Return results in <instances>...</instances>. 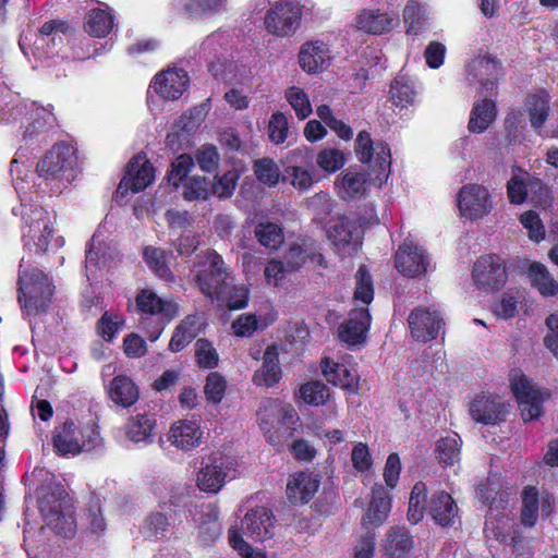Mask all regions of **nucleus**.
<instances>
[{
    "instance_id": "nucleus-1",
    "label": "nucleus",
    "mask_w": 558,
    "mask_h": 558,
    "mask_svg": "<svg viewBox=\"0 0 558 558\" xmlns=\"http://www.w3.org/2000/svg\"><path fill=\"white\" fill-rule=\"evenodd\" d=\"M441 526L453 525L458 519V506L452 497L446 492H435L427 498L425 483L417 482L410 494L408 519L413 524L418 523L424 512Z\"/></svg>"
},
{
    "instance_id": "nucleus-2",
    "label": "nucleus",
    "mask_w": 558,
    "mask_h": 558,
    "mask_svg": "<svg viewBox=\"0 0 558 558\" xmlns=\"http://www.w3.org/2000/svg\"><path fill=\"white\" fill-rule=\"evenodd\" d=\"M54 290L52 278L38 268L25 270L19 277V302L27 315L46 313Z\"/></svg>"
},
{
    "instance_id": "nucleus-3",
    "label": "nucleus",
    "mask_w": 558,
    "mask_h": 558,
    "mask_svg": "<svg viewBox=\"0 0 558 558\" xmlns=\"http://www.w3.org/2000/svg\"><path fill=\"white\" fill-rule=\"evenodd\" d=\"M203 266L195 275V282L202 293L211 300L225 298L233 284L230 267L216 251L205 254Z\"/></svg>"
},
{
    "instance_id": "nucleus-4",
    "label": "nucleus",
    "mask_w": 558,
    "mask_h": 558,
    "mask_svg": "<svg viewBox=\"0 0 558 558\" xmlns=\"http://www.w3.org/2000/svg\"><path fill=\"white\" fill-rule=\"evenodd\" d=\"M40 511L46 524L56 533L71 537L75 533V518L72 502L62 487L57 488L50 497H44L39 501Z\"/></svg>"
},
{
    "instance_id": "nucleus-5",
    "label": "nucleus",
    "mask_w": 558,
    "mask_h": 558,
    "mask_svg": "<svg viewBox=\"0 0 558 558\" xmlns=\"http://www.w3.org/2000/svg\"><path fill=\"white\" fill-rule=\"evenodd\" d=\"M76 167L75 148L68 142H59L37 163V171L40 177H51L70 182L75 178Z\"/></svg>"
},
{
    "instance_id": "nucleus-6",
    "label": "nucleus",
    "mask_w": 558,
    "mask_h": 558,
    "mask_svg": "<svg viewBox=\"0 0 558 558\" xmlns=\"http://www.w3.org/2000/svg\"><path fill=\"white\" fill-rule=\"evenodd\" d=\"M53 229L48 213L40 206H31L23 213L22 234L26 246L34 247L35 253L48 250Z\"/></svg>"
},
{
    "instance_id": "nucleus-7",
    "label": "nucleus",
    "mask_w": 558,
    "mask_h": 558,
    "mask_svg": "<svg viewBox=\"0 0 558 558\" xmlns=\"http://www.w3.org/2000/svg\"><path fill=\"white\" fill-rule=\"evenodd\" d=\"M302 14V5L298 0H278L267 11L264 25L275 36H291L299 27Z\"/></svg>"
},
{
    "instance_id": "nucleus-8",
    "label": "nucleus",
    "mask_w": 558,
    "mask_h": 558,
    "mask_svg": "<svg viewBox=\"0 0 558 558\" xmlns=\"http://www.w3.org/2000/svg\"><path fill=\"white\" fill-rule=\"evenodd\" d=\"M501 75L502 66L499 60L487 52H480L464 65L465 80L470 84H478L480 94L493 92Z\"/></svg>"
},
{
    "instance_id": "nucleus-9",
    "label": "nucleus",
    "mask_w": 558,
    "mask_h": 558,
    "mask_svg": "<svg viewBox=\"0 0 558 558\" xmlns=\"http://www.w3.org/2000/svg\"><path fill=\"white\" fill-rule=\"evenodd\" d=\"M474 283L484 291H498L507 282L508 274L504 260L497 255L480 257L473 266Z\"/></svg>"
},
{
    "instance_id": "nucleus-10",
    "label": "nucleus",
    "mask_w": 558,
    "mask_h": 558,
    "mask_svg": "<svg viewBox=\"0 0 558 558\" xmlns=\"http://www.w3.org/2000/svg\"><path fill=\"white\" fill-rule=\"evenodd\" d=\"M189 86L187 72L182 68L169 66L153 77L149 90L165 100H177L183 96Z\"/></svg>"
},
{
    "instance_id": "nucleus-11",
    "label": "nucleus",
    "mask_w": 558,
    "mask_h": 558,
    "mask_svg": "<svg viewBox=\"0 0 558 558\" xmlns=\"http://www.w3.org/2000/svg\"><path fill=\"white\" fill-rule=\"evenodd\" d=\"M509 407L499 396L478 395L469 404L472 420L483 425H497L507 420Z\"/></svg>"
},
{
    "instance_id": "nucleus-12",
    "label": "nucleus",
    "mask_w": 558,
    "mask_h": 558,
    "mask_svg": "<svg viewBox=\"0 0 558 558\" xmlns=\"http://www.w3.org/2000/svg\"><path fill=\"white\" fill-rule=\"evenodd\" d=\"M460 214L471 220L481 219L493 208L488 190L480 184H466L458 194Z\"/></svg>"
},
{
    "instance_id": "nucleus-13",
    "label": "nucleus",
    "mask_w": 558,
    "mask_h": 558,
    "mask_svg": "<svg viewBox=\"0 0 558 558\" xmlns=\"http://www.w3.org/2000/svg\"><path fill=\"white\" fill-rule=\"evenodd\" d=\"M154 167L142 154L134 156L126 169V175L117 189V197H124L129 191L138 193L144 191L154 180Z\"/></svg>"
},
{
    "instance_id": "nucleus-14",
    "label": "nucleus",
    "mask_w": 558,
    "mask_h": 558,
    "mask_svg": "<svg viewBox=\"0 0 558 558\" xmlns=\"http://www.w3.org/2000/svg\"><path fill=\"white\" fill-rule=\"evenodd\" d=\"M408 324L412 337L424 343L436 339L445 325L438 311L423 306L411 311Z\"/></svg>"
},
{
    "instance_id": "nucleus-15",
    "label": "nucleus",
    "mask_w": 558,
    "mask_h": 558,
    "mask_svg": "<svg viewBox=\"0 0 558 558\" xmlns=\"http://www.w3.org/2000/svg\"><path fill=\"white\" fill-rule=\"evenodd\" d=\"M511 389L519 403L522 418L525 422L541 416L543 397L538 390L534 389L524 375L513 376Z\"/></svg>"
},
{
    "instance_id": "nucleus-16",
    "label": "nucleus",
    "mask_w": 558,
    "mask_h": 558,
    "mask_svg": "<svg viewBox=\"0 0 558 558\" xmlns=\"http://www.w3.org/2000/svg\"><path fill=\"white\" fill-rule=\"evenodd\" d=\"M209 111L207 102L192 107L174 120L166 140H191L199 134Z\"/></svg>"
},
{
    "instance_id": "nucleus-17",
    "label": "nucleus",
    "mask_w": 558,
    "mask_h": 558,
    "mask_svg": "<svg viewBox=\"0 0 558 558\" xmlns=\"http://www.w3.org/2000/svg\"><path fill=\"white\" fill-rule=\"evenodd\" d=\"M333 56L329 46L322 40H313L301 46L299 64L308 74H317L327 70Z\"/></svg>"
},
{
    "instance_id": "nucleus-18",
    "label": "nucleus",
    "mask_w": 558,
    "mask_h": 558,
    "mask_svg": "<svg viewBox=\"0 0 558 558\" xmlns=\"http://www.w3.org/2000/svg\"><path fill=\"white\" fill-rule=\"evenodd\" d=\"M395 263L399 272L414 278L426 272L428 258L422 247L411 241H405L396 252Z\"/></svg>"
},
{
    "instance_id": "nucleus-19",
    "label": "nucleus",
    "mask_w": 558,
    "mask_h": 558,
    "mask_svg": "<svg viewBox=\"0 0 558 558\" xmlns=\"http://www.w3.org/2000/svg\"><path fill=\"white\" fill-rule=\"evenodd\" d=\"M361 228L355 220L347 217L340 218L328 230V239L338 252L348 253L357 251L361 242Z\"/></svg>"
},
{
    "instance_id": "nucleus-20",
    "label": "nucleus",
    "mask_w": 558,
    "mask_h": 558,
    "mask_svg": "<svg viewBox=\"0 0 558 558\" xmlns=\"http://www.w3.org/2000/svg\"><path fill=\"white\" fill-rule=\"evenodd\" d=\"M355 151L357 158L363 163H368L373 171L377 172V178L386 174L390 168L391 155L390 148L386 142H356Z\"/></svg>"
},
{
    "instance_id": "nucleus-21",
    "label": "nucleus",
    "mask_w": 558,
    "mask_h": 558,
    "mask_svg": "<svg viewBox=\"0 0 558 558\" xmlns=\"http://www.w3.org/2000/svg\"><path fill=\"white\" fill-rule=\"evenodd\" d=\"M320 480L312 472L301 471L292 474L287 483V498L293 505L307 504L319 488Z\"/></svg>"
},
{
    "instance_id": "nucleus-22",
    "label": "nucleus",
    "mask_w": 558,
    "mask_h": 558,
    "mask_svg": "<svg viewBox=\"0 0 558 558\" xmlns=\"http://www.w3.org/2000/svg\"><path fill=\"white\" fill-rule=\"evenodd\" d=\"M371 319L367 308L352 310L349 318L339 326V338L350 347L363 344L371 326Z\"/></svg>"
},
{
    "instance_id": "nucleus-23",
    "label": "nucleus",
    "mask_w": 558,
    "mask_h": 558,
    "mask_svg": "<svg viewBox=\"0 0 558 558\" xmlns=\"http://www.w3.org/2000/svg\"><path fill=\"white\" fill-rule=\"evenodd\" d=\"M399 14L379 9H365L355 19L356 27L373 35L389 33L399 25Z\"/></svg>"
},
{
    "instance_id": "nucleus-24",
    "label": "nucleus",
    "mask_w": 558,
    "mask_h": 558,
    "mask_svg": "<svg viewBox=\"0 0 558 558\" xmlns=\"http://www.w3.org/2000/svg\"><path fill=\"white\" fill-rule=\"evenodd\" d=\"M135 301L143 314L159 315L160 319L167 322L175 318L180 312V306L174 300H163L149 289L141 290Z\"/></svg>"
},
{
    "instance_id": "nucleus-25",
    "label": "nucleus",
    "mask_w": 558,
    "mask_h": 558,
    "mask_svg": "<svg viewBox=\"0 0 558 558\" xmlns=\"http://www.w3.org/2000/svg\"><path fill=\"white\" fill-rule=\"evenodd\" d=\"M422 86L415 77L400 73L390 84V100L400 109L413 107L418 102Z\"/></svg>"
},
{
    "instance_id": "nucleus-26",
    "label": "nucleus",
    "mask_w": 558,
    "mask_h": 558,
    "mask_svg": "<svg viewBox=\"0 0 558 558\" xmlns=\"http://www.w3.org/2000/svg\"><path fill=\"white\" fill-rule=\"evenodd\" d=\"M272 512L265 507L248 510L242 522L241 531L254 541H264L271 536Z\"/></svg>"
},
{
    "instance_id": "nucleus-27",
    "label": "nucleus",
    "mask_w": 558,
    "mask_h": 558,
    "mask_svg": "<svg viewBox=\"0 0 558 558\" xmlns=\"http://www.w3.org/2000/svg\"><path fill=\"white\" fill-rule=\"evenodd\" d=\"M203 430L196 422L179 421L169 430L168 440L181 450H191L203 440Z\"/></svg>"
},
{
    "instance_id": "nucleus-28",
    "label": "nucleus",
    "mask_w": 558,
    "mask_h": 558,
    "mask_svg": "<svg viewBox=\"0 0 558 558\" xmlns=\"http://www.w3.org/2000/svg\"><path fill=\"white\" fill-rule=\"evenodd\" d=\"M209 71L217 80L227 84H242L251 76L250 66L235 60L218 59L210 62Z\"/></svg>"
},
{
    "instance_id": "nucleus-29",
    "label": "nucleus",
    "mask_w": 558,
    "mask_h": 558,
    "mask_svg": "<svg viewBox=\"0 0 558 558\" xmlns=\"http://www.w3.org/2000/svg\"><path fill=\"white\" fill-rule=\"evenodd\" d=\"M156 418L154 415L137 413L128 418L124 425L125 437L135 444H151L154 439Z\"/></svg>"
},
{
    "instance_id": "nucleus-30",
    "label": "nucleus",
    "mask_w": 558,
    "mask_h": 558,
    "mask_svg": "<svg viewBox=\"0 0 558 558\" xmlns=\"http://www.w3.org/2000/svg\"><path fill=\"white\" fill-rule=\"evenodd\" d=\"M281 379L279 352L276 344L268 345L263 355V364L253 376L257 386L272 387Z\"/></svg>"
},
{
    "instance_id": "nucleus-31",
    "label": "nucleus",
    "mask_w": 558,
    "mask_h": 558,
    "mask_svg": "<svg viewBox=\"0 0 558 558\" xmlns=\"http://www.w3.org/2000/svg\"><path fill=\"white\" fill-rule=\"evenodd\" d=\"M29 120L24 131V140H32L37 136L46 137L56 126V117L50 105L45 107L34 104Z\"/></svg>"
},
{
    "instance_id": "nucleus-32",
    "label": "nucleus",
    "mask_w": 558,
    "mask_h": 558,
    "mask_svg": "<svg viewBox=\"0 0 558 558\" xmlns=\"http://www.w3.org/2000/svg\"><path fill=\"white\" fill-rule=\"evenodd\" d=\"M412 547V536L404 527H390L381 541V548L387 558H404Z\"/></svg>"
},
{
    "instance_id": "nucleus-33",
    "label": "nucleus",
    "mask_w": 558,
    "mask_h": 558,
    "mask_svg": "<svg viewBox=\"0 0 558 558\" xmlns=\"http://www.w3.org/2000/svg\"><path fill=\"white\" fill-rule=\"evenodd\" d=\"M496 101L492 98L483 97L474 102L470 113L469 131L474 134L485 132L496 119Z\"/></svg>"
},
{
    "instance_id": "nucleus-34",
    "label": "nucleus",
    "mask_w": 558,
    "mask_h": 558,
    "mask_svg": "<svg viewBox=\"0 0 558 558\" xmlns=\"http://www.w3.org/2000/svg\"><path fill=\"white\" fill-rule=\"evenodd\" d=\"M391 504L388 492L383 486L372 489V499L368 509L362 519L363 525H380L390 512Z\"/></svg>"
},
{
    "instance_id": "nucleus-35",
    "label": "nucleus",
    "mask_w": 558,
    "mask_h": 558,
    "mask_svg": "<svg viewBox=\"0 0 558 558\" xmlns=\"http://www.w3.org/2000/svg\"><path fill=\"white\" fill-rule=\"evenodd\" d=\"M526 107L529 110L531 126L535 131H539L544 126V123L549 116L550 95L545 89H538L537 92L527 96ZM537 134L542 136L541 132H537Z\"/></svg>"
},
{
    "instance_id": "nucleus-36",
    "label": "nucleus",
    "mask_w": 558,
    "mask_h": 558,
    "mask_svg": "<svg viewBox=\"0 0 558 558\" xmlns=\"http://www.w3.org/2000/svg\"><path fill=\"white\" fill-rule=\"evenodd\" d=\"M199 317L197 315H189L175 327L169 350L171 352H180L189 345L199 333Z\"/></svg>"
},
{
    "instance_id": "nucleus-37",
    "label": "nucleus",
    "mask_w": 558,
    "mask_h": 558,
    "mask_svg": "<svg viewBox=\"0 0 558 558\" xmlns=\"http://www.w3.org/2000/svg\"><path fill=\"white\" fill-rule=\"evenodd\" d=\"M84 28L94 37H106L113 28V16L110 8L104 4L90 10L85 17Z\"/></svg>"
},
{
    "instance_id": "nucleus-38",
    "label": "nucleus",
    "mask_w": 558,
    "mask_h": 558,
    "mask_svg": "<svg viewBox=\"0 0 558 558\" xmlns=\"http://www.w3.org/2000/svg\"><path fill=\"white\" fill-rule=\"evenodd\" d=\"M111 400L124 408L133 405L140 397L137 386L133 380L124 375L116 376L110 384Z\"/></svg>"
},
{
    "instance_id": "nucleus-39",
    "label": "nucleus",
    "mask_w": 558,
    "mask_h": 558,
    "mask_svg": "<svg viewBox=\"0 0 558 558\" xmlns=\"http://www.w3.org/2000/svg\"><path fill=\"white\" fill-rule=\"evenodd\" d=\"M53 446L60 454L80 453L83 446L80 444L76 426L72 421H66L54 430Z\"/></svg>"
},
{
    "instance_id": "nucleus-40",
    "label": "nucleus",
    "mask_w": 558,
    "mask_h": 558,
    "mask_svg": "<svg viewBox=\"0 0 558 558\" xmlns=\"http://www.w3.org/2000/svg\"><path fill=\"white\" fill-rule=\"evenodd\" d=\"M218 518L219 509L216 505L208 504L201 508L196 522L198 523L201 537L204 544L214 542L219 537L221 527L218 523Z\"/></svg>"
},
{
    "instance_id": "nucleus-41",
    "label": "nucleus",
    "mask_w": 558,
    "mask_h": 558,
    "mask_svg": "<svg viewBox=\"0 0 558 558\" xmlns=\"http://www.w3.org/2000/svg\"><path fill=\"white\" fill-rule=\"evenodd\" d=\"M19 46L25 56H28V50H31L39 59L51 58L58 52L51 40L46 39L45 36L33 34L31 31L21 35Z\"/></svg>"
},
{
    "instance_id": "nucleus-42",
    "label": "nucleus",
    "mask_w": 558,
    "mask_h": 558,
    "mask_svg": "<svg viewBox=\"0 0 558 558\" xmlns=\"http://www.w3.org/2000/svg\"><path fill=\"white\" fill-rule=\"evenodd\" d=\"M226 471L222 462L215 460L210 464L203 466L197 474V486L201 490L207 493H218L225 484Z\"/></svg>"
},
{
    "instance_id": "nucleus-43",
    "label": "nucleus",
    "mask_w": 558,
    "mask_h": 558,
    "mask_svg": "<svg viewBox=\"0 0 558 558\" xmlns=\"http://www.w3.org/2000/svg\"><path fill=\"white\" fill-rule=\"evenodd\" d=\"M190 16L211 17L227 10L228 0H178Z\"/></svg>"
},
{
    "instance_id": "nucleus-44",
    "label": "nucleus",
    "mask_w": 558,
    "mask_h": 558,
    "mask_svg": "<svg viewBox=\"0 0 558 558\" xmlns=\"http://www.w3.org/2000/svg\"><path fill=\"white\" fill-rule=\"evenodd\" d=\"M366 182L364 173L349 170L337 183L338 194L343 199L360 198L366 192Z\"/></svg>"
},
{
    "instance_id": "nucleus-45",
    "label": "nucleus",
    "mask_w": 558,
    "mask_h": 558,
    "mask_svg": "<svg viewBox=\"0 0 558 558\" xmlns=\"http://www.w3.org/2000/svg\"><path fill=\"white\" fill-rule=\"evenodd\" d=\"M322 369L327 381L342 389L353 386L356 377L345 365L324 359Z\"/></svg>"
},
{
    "instance_id": "nucleus-46",
    "label": "nucleus",
    "mask_w": 558,
    "mask_h": 558,
    "mask_svg": "<svg viewBox=\"0 0 558 558\" xmlns=\"http://www.w3.org/2000/svg\"><path fill=\"white\" fill-rule=\"evenodd\" d=\"M527 275L532 284L544 296H554L558 293V282L553 278L547 268L541 263H532Z\"/></svg>"
},
{
    "instance_id": "nucleus-47",
    "label": "nucleus",
    "mask_w": 558,
    "mask_h": 558,
    "mask_svg": "<svg viewBox=\"0 0 558 558\" xmlns=\"http://www.w3.org/2000/svg\"><path fill=\"white\" fill-rule=\"evenodd\" d=\"M427 9L417 0H409L403 10V21L408 35H418L426 27Z\"/></svg>"
},
{
    "instance_id": "nucleus-48",
    "label": "nucleus",
    "mask_w": 558,
    "mask_h": 558,
    "mask_svg": "<svg viewBox=\"0 0 558 558\" xmlns=\"http://www.w3.org/2000/svg\"><path fill=\"white\" fill-rule=\"evenodd\" d=\"M254 234L263 246L270 250L278 248L284 241L282 228L270 221L257 223Z\"/></svg>"
},
{
    "instance_id": "nucleus-49",
    "label": "nucleus",
    "mask_w": 558,
    "mask_h": 558,
    "mask_svg": "<svg viewBox=\"0 0 558 558\" xmlns=\"http://www.w3.org/2000/svg\"><path fill=\"white\" fill-rule=\"evenodd\" d=\"M538 490L534 486H526L522 492L521 522L524 526H533L538 518Z\"/></svg>"
},
{
    "instance_id": "nucleus-50",
    "label": "nucleus",
    "mask_w": 558,
    "mask_h": 558,
    "mask_svg": "<svg viewBox=\"0 0 558 558\" xmlns=\"http://www.w3.org/2000/svg\"><path fill=\"white\" fill-rule=\"evenodd\" d=\"M460 442L458 434H452L441 438L437 442V458L439 463L445 466H451L460 460Z\"/></svg>"
},
{
    "instance_id": "nucleus-51",
    "label": "nucleus",
    "mask_w": 558,
    "mask_h": 558,
    "mask_svg": "<svg viewBox=\"0 0 558 558\" xmlns=\"http://www.w3.org/2000/svg\"><path fill=\"white\" fill-rule=\"evenodd\" d=\"M533 177L520 171L514 174L507 184L508 197L513 204H522L531 191Z\"/></svg>"
},
{
    "instance_id": "nucleus-52",
    "label": "nucleus",
    "mask_w": 558,
    "mask_h": 558,
    "mask_svg": "<svg viewBox=\"0 0 558 558\" xmlns=\"http://www.w3.org/2000/svg\"><path fill=\"white\" fill-rule=\"evenodd\" d=\"M284 98L295 111L299 119H306L313 111L308 95L299 86H291L286 89Z\"/></svg>"
},
{
    "instance_id": "nucleus-53",
    "label": "nucleus",
    "mask_w": 558,
    "mask_h": 558,
    "mask_svg": "<svg viewBox=\"0 0 558 558\" xmlns=\"http://www.w3.org/2000/svg\"><path fill=\"white\" fill-rule=\"evenodd\" d=\"M194 347L196 363L199 367L211 369L218 365L219 354L209 340L197 339Z\"/></svg>"
},
{
    "instance_id": "nucleus-54",
    "label": "nucleus",
    "mask_w": 558,
    "mask_h": 558,
    "mask_svg": "<svg viewBox=\"0 0 558 558\" xmlns=\"http://www.w3.org/2000/svg\"><path fill=\"white\" fill-rule=\"evenodd\" d=\"M144 259L150 269L161 279L169 280L172 278L171 270L166 264V253L161 248L147 246L144 248Z\"/></svg>"
},
{
    "instance_id": "nucleus-55",
    "label": "nucleus",
    "mask_w": 558,
    "mask_h": 558,
    "mask_svg": "<svg viewBox=\"0 0 558 558\" xmlns=\"http://www.w3.org/2000/svg\"><path fill=\"white\" fill-rule=\"evenodd\" d=\"M300 396L307 404L320 405L328 400L330 395L325 384L314 380L301 386Z\"/></svg>"
},
{
    "instance_id": "nucleus-56",
    "label": "nucleus",
    "mask_w": 558,
    "mask_h": 558,
    "mask_svg": "<svg viewBox=\"0 0 558 558\" xmlns=\"http://www.w3.org/2000/svg\"><path fill=\"white\" fill-rule=\"evenodd\" d=\"M354 298L364 304H369L374 299L373 280L364 265L356 272V287Z\"/></svg>"
},
{
    "instance_id": "nucleus-57",
    "label": "nucleus",
    "mask_w": 558,
    "mask_h": 558,
    "mask_svg": "<svg viewBox=\"0 0 558 558\" xmlns=\"http://www.w3.org/2000/svg\"><path fill=\"white\" fill-rule=\"evenodd\" d=\"M254 170L258 181L268 186L276 185L280 180L279 168L271 159L263 158L255 161Z\"/></svg>"
},
{
    "instance_id": "nucleus-58",
    "label": "nucleus",
    "mask_w": 558,
    "mask_h": 558,
    "mask_svg": "<svg viewBox=\"0 0 558 558\" xmlns=\"http://www.w3.org/2000/svg\"><path fill=\"white\" fill-rule=\"evenodd\" d=\"M226 389L227 381L222 375L213 372L207 376L204 393L209 402L214 404L219 403L225 396Z\"/></svg>"
},
{
    "instance_id": "nucleus-59",
    "label": "nucleus",
    "mask_w": 558,
    "mask_h": 558,
    "mask_svg": "<svg viewBox=\"0 0 558 558\" xmlns=\"http://www.w3.org/2000/svg\"><path fill=\"white\" fill-rule=\"evenodd\" d=\"M209 193L210 183L205 178L192 177L184 184L183 196L187 201L205 199Z\"/></svg>"
},
{
    "instance_id": "nucleus-60",
    "label": "nucleus",
    "mask_w": 558,
    "mask_h": 558,
    "mask_svg": "<svg viewBox=\"0 0 558 558\" xmlns=\"http://www.w3.org/2000/svg\"><path fill=\"white\" fill-rule=\"evenodd\" d=\"M283 181H289L294 187L305 191L308 190L313 184V178L311 173L298 166H289L283 170Z\"/></svg>"
},
{
    "instance_id": "nucleus-61",
    "label": "nucleus",
    "mask_w": 558,
    "mask_h": 558,
    "mask_svg": "<svg viewBox=\"0 0 558 558\" xmlns=\"http://www.w3.org/2000/svg\"><path fill=\"white\" fill-rule=\"evenodd\" d=\"M195 158L201 169L207 172H214L220 160L217 148L211 144H204L197 150Z\"/></svg>"
},
{
    "instance_id": "nucleus-62",
    "label": "nucleus",
    "mask_w": 558,
    "mask_h": 558,
    "mask_svg": "<svg viewBox=\"0 0 558 558\" xmlns=\"http://www.w3.org/2000/svg\"><path fill=\"white\" fill-rule=\"evenodd\" d=\"M344 162V155L338 149H324L317 156V165L327 172H336Z\"/></svg>"
},
{
    "instance_id": "nucleus-63",
    "label": "nucleus",
    "mask_w": 558,
    "mask_h": 558,
    "mask_svg": "<svg viewBox=\"0 0 558 558\" xmlns=\"http://www.w3.org/2000/svg\"><path fill=\"white\" fill-rule=\"evenodd\" d=\"M239 174L236 170H230L217 179V182L210 184L213 193L220 198L230 197L236 186Z\"/></svg>"
},
{
    "instance_id": "nucleus-64",
    "label": "nucleus",
    "mask_w": 558,
    "mask_h": 558,
    "mask_svg": "<svg viewBox=\"0 0 558 558\" xmlns=\"http://www.w3.org/2000/svg\"><path fill=\"white\" fill-rule=\"evenodd\" d=\"M194 166L193 158L190 155H180L174 162H172L169 172V181L174 186H178L189 174L191 168Z\"/></svg>"
}]
</instances>
